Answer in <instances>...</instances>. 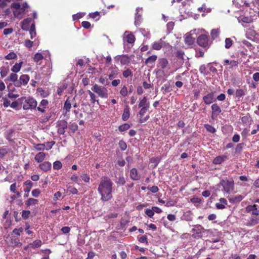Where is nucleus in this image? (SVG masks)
Listing matches in <instances>:
<instances>
[{
  "mask_svg": "<svg viewBox=\"0 0 259 259\" xmlns=\"http://www.w3.org/2000/svg\"><path fill=\"white\" fill-rule=\"evenodd\" d=\"M113 182L106 176L102 177L98 186V191L101 196V199L107 201L112 198Z\"/></svg>",
  "mask_w": 259,
  "mask_h": 259,
  "instance_id": "1",
  "label": "nucleus"
},
{
  "mask_svg": "<svg viewBox=\"0 0 259 259\" xmlns=\"http://www.w3.org/2000/svg\"><path fill=\"white\" fill-rule=\"evenodd\" d=\"M92 90L102 98H107L108 97V91L107 89L104 87L95 84L92 88Z\"/></svg>",
  "mask_w": 259,
  "mask_h": 259,
  "instance_id": "2",
  "label": "nucleus"
},
{
  "mask_svg": "<svg viewBox=\"0 0 259 259\" xmlns=\"http://www.w3.org/2000/svg\"><path fill=\"white\" fill-rule=\"evenodd\" d=\"M220 185L223 187L224 191L230 193L234 189V182L229 181L228 180H222L220 182Z\"/></svg>",
  "mask_w": 259,
  "mask_h": 259,
  "instance_id": "3",
  "label": "nucleus"
},
{
  "mask_svg": "<svg viewBox=\"0 0 259 259\" xmlns=\"http://www.w3.org/2000/svg\"><path fill=\"white\" fill-rule=\"evenodd\" d=\"M204 229L200 225H197L193 226L192 232H194L192 234V237L194 238H201L202 234L204 232Z\"/></svg>",
  "mask_w": 259,
  "mask_h": 259,
  "instance_id": "4",
  "label": "nucleus"
},
{
  "mask_svg": "<svg viewBox=\"0 0 259 259\" xmlns=\"http://www.w3.org/2000/svg\"><path fill=\"white\" fill-rule=\"evenodd\" d=\"M37 105V102L32 98H28L25 99V102L23 106L24 110H28L30 109H34Z\"/></svg>",
  "mask_w": 259,
  "mask_h": 259,
  "instance_id": "5",
  "label": "nucleus"
},
{
  "mask_svg": "<svg viewBox=\"0 0 259 259\" xmlns=\"http://www.w3.org/2000/svg\"><path fill=\"white\" fill-rule=\"evenodd\" d=\"M198 45L203 48L208 46V39L206 35L201 34L198 36L197 39Z\"/></svg>",
  "mask_w": 259,
  "mask_h": 259,
  "instance_id": "6",
  "label": "nucleus"
},
{
  "mask_svg": "<svg viewBox=\"0 0 259 259\" xmlns=\"http://www.w3.org/2000/svg\"><path fill=\"white\" fill-rule=\"evenodd\" d=\"M58 133L60 135H63L65 132V130L67 128V122L65 120H61L58 121Z\"/></svg>",
  "mask_w": 259,
  "mask_h": 259,
  "instance_id": "7",
  "label": "nucleus"
},
{
  "mask_svg": "<svg viewBox=\"0 0 259 259\" xmlns=\"http://www.w3.org/2000/svg\"><path fill=\"white\" fill-rule=\"evenodd\" d=\"M211 118L214 119L221 112V109L217 104H213L211 105Z\"/></svg>",
  "mask_w": 259,
  "mask_h": 259,
  "instance_id": "8",
  "label": "nucleus"
},
{
  "mask_svg": "<svg viewBox=\"0 0 259 259\" xmlns=\"http://www.w3.org/2000/svg\"><path fill=\"white\" fill-rule=\"evenodd\" d=\"M247 212H251L253 215H258L259 214L258 210L256 205H248L246 208Z\"/></svg>",
  "mask_w": 259,
  "mask_h": 259,
  "instance_id": "9",
  "label": "nucleus"
},
{
  "mask_svg": "<svg viewBox=\"0 0 259 259\" xmlns=\"http://www.w3.org/2000/svg\"><path fill=\"white\" fill-rule=\"evenodd\" d=\"M203 100L206 104H210L215 101L213 93H211L204 96Z\"/></svg>",
  "mask_w": 259,
  "mask_h": 259,
  "instance_id": "10",
  "label": "nucleus"
},
{
  "mask_svg": "<svg viewBox=\"0 0 259 259\" xmlns=\"http://www.w3.org/2000/svg\"><path fill=\"white\" fill-rule=\"evenodd\" d=\"M131 178L134 181L139 180L140 179V176L139 175L136 168H133L130 171Z\"/></svg>",
  "mask_w": 259,
  "mask_h": 259,
  "instance_id": "11",
  "label": "nucleus"
},
{
  "mask_svg": "<svg viewBox=\"0 0 259 259\" xmlns=\"http://www.w3.org/2000/svg\"><path fill=\"white\" fill-rule=\"evenodd\" d=\"M31 22V19L30 18L24 19L21 23V28L23 30H28L29 29V24Z\"/></svg>",
  "mask_w": 259,
  "mask_h": 259,
  "instance_id": "12",
  "label": "nucleus"
},
{
  "mask_svg": "<svg viewBox=\"0 0 259 259\" xmlns=\"http://www.w3.org/2000/svg\"><path fill=\"white\" fill-rule=\"evenodd\" d=\"M39 167L44 171H48L51 169V163L48 161L44 162L39 165Z\"/></svg>",
  "mask_w": 259,
  "mask_h": 259,
  "instance_id": "13",
  "label": "nucleus"
},
{
  "mask_svg": "<svg viewBox=\"0 0 259 259\" xmlns=\"http://www.w3.org/2000/svg\"><path fill=\"white\" fill-rule=\"evenodd\" d=\"M139 108H149V103L147 101V98L146 96L140 101L139 104Z\"/></svg>",
  "mask_w": 259,
  "mask_h": 259,
  "instance_id": "14",
  "label": "nucleus"
},
{
  "mask_svg": "<svg viewBox=\"0 0 259 259\" xmlns=\"http://www.w3.org/2000/svg\"><path fill=\"white\" fill-rule=\"evenodd\" d=\"M220 203H217L215 204V206L217 209H223L225 208V205L227 204V200L224 198H222L220 199Z\"/></svg>",
  "mask_w": 259,
  "mask_h": 259,
  "instance_id": "15",
  "label": "nucleus"
},
{
  "mask_svg": "<svg viewBox=\"0 0 259 259\" xmlns=\"http://www.w3.org/2000/svg\"><path fill=\"white\" fill-rule=\"evenodd\" d=\"M227 158L225 155H221L216 157L213 160V163L215 164H219L224 161Z\"/></svg>",
  "mask_w": 259,
  "mask_h": 259,
  "instance_id": "16",
  "label": "nucleus"
},
{
  "mask_svg": "<svg viewBox=\"0 0 259 259\" xmlns=\"http://www.w3.org/2000/svg\"><path fill=\"white\" fill-rule=\"evenodd\" d=\"M168 61L165 58H161L158 60V67L164 69L168 65Z\"/></svg>",
  "mask_w": 259,
  "mask_h": 259,
  "instance_id": "17",
  "label": "nucleus"
},
{
  "mask_svg": "<svg viewBox=\"0 0 259 259\" xmlns=\"http://www.w3.org/2000/svg\"><path fill=\"white\" fill-rule=\"evenodd\" d=\"M124 38L129 44H133L135 41V36L132 33L125 35Z\"/></svg>",
  "mask_w": 259,
  "mask_h": 259,
  "instance_id": "18",
  "label": "nucleus"
},
{
  "mask_svg": "<svg viewBox=\"0 0 259 259\" xmlns=\"http://www.w3.org/2000/svg\"><path fill=\"white\" fill-rule=\"evenodd\" d=\"M184 39L185 44L188 45H192L195 40V39L189 34H186L184 36Z\"/></svg>",
  "mask_w": 259,
  "mask_h": 259,
  "instance_id": "19",
  "label": "nucleus"
},
{
  "mask_svg": "<svg viewBox=\"0 0 259 259\" xmlns=\"http://www.w3.org/2000/svg\"><path fill=\"white\" fill-rule=\"evenodd\" d=\"M243 199V197L241 195L236 196H232L229 198L230 202L232 203H238L241 201Z\"/></svg>",
  "mask_w": 259,
  "mask_h": 259,
  "instance_id": "20",
  "label": "nucleus"
},
{
  "mask_svg": "<svg viewBox=\"0 0 259 259\" xmlns=\"http://www.w3.org/2000/svg\"><path fill=\"white\" fill-rule=\"evenodd\" d=\"M46 156V154L45 153L40 152L37 153L35 156V160L37 161L38 162H40L42 161Z\"/></svg>",
  "mask_w": 259,
  "mask_h": 259,
  "instance_id": "21",
  "label": "nucleus"
},
{
  "mask_svg": "<svg viewBox=\"0 0 259 259\" xmlns=\"http://www.w3.org/2000/svg\"><path fill=\"white\" fill-rule=\"evenodd\" d=\"M19 80L23 85H26L29 80V76L28 75L23 74L20 77Z\"/></svg>",
  "mask_w": 259,
  "mask_h": 259,
  "instance_id": "22",
  "label": "nucleus"
},
{
  "mask_svg": "<svg viewBox=\"0 0 259 259\" xmlns=\"http://www.w3.org/2000/svg\"><path fill=\"white\" fill-rule=\"evenodd\" d=\"M157 57L156 55H154L149 57L145 62L146 65H148L149 64H153L156 60Z\"/></svg>",
  "mask_w": 259,
  "mask_h": 259,
  "instance_id": "23",
  "label": "nucleus"
},
{
  "mask_svg": "<svg viewBox=\"0 0 259 259\" xmlns=\"http://www.w3.org/2000/svg\"><path fill=\"white\" fill-rule=\"evenodd\" d=\"M257 215H253L251 217L248 224L250 226H254L258 224Z\"/></svg>",
  "mask_w": 259,
  "mask_h": 259,
  "instance_id": "24",
  "label": "nucleus"
},
{
  "mask_svg": "<svg viewBox=\"0 0 259 259\" xmlns=\"http://www.w3.org/2000/svg\"><path fill=\"white\" fill-rule=\"evenodd\" d=\"M22 63H23L22 62H21L19 63H15V65L12 67L11 70L13 72H15V73L18 72L21 69Z\"/></svg>",
  "mask_w": 259,
  "mask_h": 259,
  "instance_id": "25",
  "label": "nucleus"
},
{
  "mask_svg": "<svg viewBox=\"0 0 259 259\" xmlns=\"http://www.w3.org/2000/svg\"><path fill=\"white\" fill-rule=\"evenodd\" d=\"M130 58L127 55H121L120 63L122 65L128 64L130 62Z\"/></svg>",
  "mask_w": 259,
  "mask_h": 259,
  "instance_id": "26",
  "label": "nucleus"
},
{
  "mask_svg": "<svg viewBox=\"0 0 259 259\" xmlns=\"http://www.w3.org/2000/svg\"><path fill=\"white\" fill-rule=\"evenodd\" d=\"M38 202L37 199L30 198L28 199V200L25 202V205L27 207H29L31 205H35Z\"/></svg>",
  "mask_w": 259,
  "mask_h": 259,
  "instance_id": "27",
  "label": "nucleus"
},
{
  "mask_svg": "<svg viewBox=\"0 0 259 259\" xmlns=\"http://www.w3.org/2000/svg\"><path fill=\"white\" fill-rule=\"evenodd\" d=\"M220 29H213L211 31L210 35L211 38L214 39L217 38L220 34Z\"/></svg>",
  "mask_w": 259,
  "mask_h": 259,
  "instance_id": "28",
  "label": "nucleus"
},
{
  "mask_svg": "<svg viewBox=\"0 0 259 259\" xmlns=\"http://www.w3.org/2000/svg\"><path fill=\"white\" fill-rule=\"evenodd\" d=\"M24 99H25V97H22L18 99L17 101H15L11 103V107L14 109L17 108L19 103H22Z\"/></svg>",
  "mask_w": 259,
  "mask_h": 259,
  "instance_id": "29",
  "label": "nucleus"
},
{
  "mask_svg": "<svg viewBox=\"0 0 259 259\" xmlns=\"http://www.w3.org/2000/svg\"><path fill=\"white\" fill-rule=\"evenodd\" d=\"M162 47V41L160 40L159 41L155 42L152 48L156 50H159Z\"/></svg>",
  "mask_w": 259,
  "mask_h": 259,
  "instance_id": "30",
  "label": "nucleus"
},
{
  "mask_svg": "<svg viewBox=\"0 0 259 259\" xmlns=\"http://www.w3.org/2000/svg\"><path fill=\"white\" fill-rule=\"evenodd\" d=\"M41 245V241L40 240H36L33 242V243H30L29 246L30 247L32 248H35L38 247H40Z\"/></svg>",
  "mask_w": 259,
  "mask_h": 259,
  "instance_id": "31",
  "label": "nucleus"
},
{
  "mask_svg": "<svg viewBox=\"0 0 259 259\" xmlns=\"http://www.w3.org/2000/svg\"><path fill=\"white\" fill-rule=\"evenodd\" d=\"M118 74V71L116 67H115L113 68L111 71L109 75V78L110 80H112L113 78L115 77Z\"/></svg>",
  "mask_w": 259,
  "mask_h": 259,
  "instance_id": "32",
  "label": "nucleus"
},
{
  "mask_svg": "<svg viewBox=\"0 0 259 259\" xmlns=\"http://www.w3.org/2000/svg\"><path fill=\"white\" fill-rule=\"evenodd\" d=\"M25 185L27 186V187L24 188V190L25 192H29L31 187L33 186L32 183L30 180H27L24 183Z\"/></svg>",
  "mask_w": 259,
  "mask_h": 259,
  "instance_id": "33",
  "label": "nucleus"
},
{
  "mask_svg": "<svg viewBox=\"0 0 259 259\" xmlns=\"http://www.w3.org/2000/svg\"><path fill=\"white\" fill-rule=\"evenodd\" d=\"M245 95L244 91L242 89H237L236 91L235 96L239 99L241 97Z\"/></svg>",
  "mask_w": 259,
  "mask_h": 259,
  "instance_id": "34",
  "label": "nucleus"
},
{
  "mask_svg": "<svg viewBox=\"0 0 259 259\" xmlns=\"http://www.w3.org/2000/svg\"><path fill=\"white\" fill-rule=\"evenodd\" d=\"M130 117V111L128 109H124L123 114L122 116L123 120L126 121Z\"/></svg>",
  "mask_w": 259,
  "mask_h": 259,
  "instance_id": "35",
  "label": "nucleus"
},
{
  "mask_svg": "<svg viewBox=\"0 0 259 259\" xmlns=\"http://www.w3.org/2000/svg\"><path fill=\"white\" fill-rule=\"evenodd\" d=\"M9 71V68L2 67L1 68V75L2 77H4L6 76Z\"/></svg>",
  "mask_w": 259,
  "mask_h": 259,
  "instance_id": "36",
  "label": "nucleus"
},
{
  "mask_svg": "<svg viewBox=\"0 0 259 259\" xmlns=\"http://www.w3.org/2000/svg\"><path fill=\"white\" fill-rule=\"evenodd\" d=\"M8 153V150L4 147H0V158H3Z\"/></svg>",
  "mask_w": 259,
  "mask_h": 259,
  "instance_id": "37",
  "label": "nucleus"
},
{
  "mask_svg": "<svg viewBox=\"0 0 259 259\" xmlns=\"http://www.w3.org/2000/svg\"><path fill=\"white\" fill-rule=\"evenodd\" d=\"M130 127V125L127 123H124L119 126L118 129L120 132H124L128 130Z\"/></svg>",
  "mask_w": 259,
  "mask_h": 259,
  "instance_id": "38",
  "label": "nucleus"
},
{
  "mask_svg": "<svg viewBox=\"0 0 259 259\" xmlns=\"http://www.w3.org/2000/svg\"><path fill=\"white\" fill-rule=\"evenodd\" d=\"M62 163L60 161H56L53 163V168L55 169H60L62 168Z\"/></svg>",
  "mask_w": 259,
  "mask_h": 259,
  "instance_id": "39",
  "label": "nucleus"
},
{
  "mask_svg": "<svg viewBox=\"0 0 259 259\" xmlns=\"http://www.w3.org/2000/svg\"><path fill=\"white\" fill-rule=\"evenodd\" d=\"M233 44V41L230 38H227L225 39V48H230Z\"/></svg>",
  "mask_w": 259,
  "mask_h": 259,
  "instance_id": "40",
  "label": "nucleus"
},
{
  "mask_svg": "<svg viewBox=\"0 0 259 259\" xmlns=\"http://www.w3.org/2000/svg\"><path fill=\"white\" fill-rule=\"evenodd\" d=\"M71 107V103L68 100L66 101L64 105V109L66 110V113L70 111Z\"/></svg>",
  "mask_w": 259,
  "mask_h": 259,
  "instance_id": "41",
  "label": "nucleus"
},
{
  "mask_svg": "<svg viewBox=\"0 0 259 259\" xmlns=\"http://www.w3.org/2000/svg\"><path fill=\"white\" fill-rule=\"evenodd\" d=\"M44 57L40 53H36L33 57L35 62H37L43 59Z\"/></svg>",
  "mask_w": 259,
  "mask_h": 259,
  "instance_id": "42",
  "label": "nucleus"
},
{
  "mask_svg": "<svg viewBox=\"0 0 259 259\" xmlns=\"http://www.w3.org/2000/svg\"><path fill=\"white\" fill-rule=\"evenodd\" d=\"M122 74L124 77L127 78L129 76H132L133 73L130 69H127L123 72Z\"/></svg>",
  "mask_w": 259,
  "mask_h": 259,
  "instance_id": "43",
  "label": "nucleus"
},
{
  "mask_svg": "<svg viewBox=\"0 0 259 259\" xmlns=\"http://www.w3.org/2000/svg\"><path fill=\"white\" fill-rule=\"evenodd\" d=\"M204 127L208 132L211 133H214L215 132V128L209 124H205L204 125Z\"/></svg>",
  "mask_w": 259,
  "mask_h": 259,
  "instance_id": "44",
  "label": "nucleus"
},
{
  "mask_svg": "<svg viewBox=\"0 0 259 259\" xmlns=\"http://www.w3.org/2000/svg\"><path fill=\"white\" fill-rule=\"evenodd\" d=\"M17 57L16 54L14 52H10L5 56V58L7 60L15 59Z\"/></svg>",
  "mask_w": 259,
  "mask_h": 259,
  "instance_id": "45",
  "label": "nucleus"
},
{
  "mask_svg": "<svg viewBox=\"0 0 259 259\" xmlns=\"http://www.w3.org/2000/svg\"><path fill=\"white\" fill-rule=\"evenodd\" d=\"M119 146L120 149L122 151L125 150L126 149L127 145L126 143L123 140H120L119 142Z\"/></svg>",
  "mask_w": 259,
  "mask_h": 259,
  "instance_id": "46",
  "label": "nucleus"
},
{
  "mask_svg": "<svg viewBox=\"0 0 259 259\" xmlns=\"http://www.w3.org/2000/svg\"><path fill=\"white\" fill-rule=\"evenodd\" d=\"M18 79V75L15 73H11L9 76V78L7 79L9 81L14 82Z\"/></svg>",
  "mask_w": 259,
  "mask_h": 259,
  "instance_id": "47",
  "label": "nucleus"
},
{
  "mask_svg": "<svg viewBox=\"0 0 259 259\" xmlns=\"http://www.w3.org/2000/svg\"><path fill=\"white\" fill-rule=\"evenodd\" d=\"M125 180L123 177H119L116 181V183L118 184L124 185L125 183Z\"/></svg>",
  "mask_w": 259,
  "mask_h": 259,
  "instance_id": "48",
  "label": "nucleus"
},
{
  "mask_svg": "<svg viewBox=\"0 0 259 259\" xmlns=\"http://www.w3.org/2000/svg\"><path fill=\"white\" fill-rule=\"evenodd\" d=\"M184 52L182 50H178L176 53V56L179 59H183V56L184 55Z\"/></svg>",
  "mask_w": 259,
  "mask_h": 259,
  "instance_id": "49",
  "label": "nucleus"
},
{
  "mask_svg": "<svg viewBox=\"0 0 259 259\" xmlns=\"http://www.w3.org/2000/svg\"><path fill=\"white\" fill-rule=\"evenodd\" d=\"M30 214V211L29 210H24L22 212V217L24 219L26 220L28 218Z\"/></svg>",
  "mask_w": 259,
  "mask_h": 259,
  "instance_id": "50",
  "label": "nucleus"
},
{
  "mask_svg": "<svg viewBox=\"0 0 259 259\" xmlns=\"http://www.w3.org/2000/svg\"><path fill=\"white\" fill-rule=\"evenodd\" d=\"M90 98H91V103L92 104H95L96 102H97V103L99 105V100H96V95L93 93L91 96H90Z\"/></svg>",
  "mask_w": 259,
  "mask_h": 259,
  "instance_id": "51",
  "label": "nucleus"
},
{
  "mask_svg": "<svg viewBox=\"0 0 259 259\" xmlns=\"http://www.w3.org/2000/svg\"><path fill=\"white\" fill-rule=\"evenodd\" d=\"M120 94L123 96V97H125L127 94H128V91H127V88L125 87V86H124L120 90Z\"/></svg>",
  "mask_w": 259,
  "mask_h": 259,
  "instance_id": "52",
  "label": "nucleus"
},
{
  "mask_svg": "<svg viewBox=\"0 0 259 259\" xmlns=\"http://www.w3.org/2000/svg\"><path fill=\"white\" fill-rule=\"evenodd\" d=\"M141 16L140 15H138V13L136 16L135 24L136 26L139 25L141 22Z\"/></svg>",
  "mask_w": 259,
  "mask_h": 259,
  "instance_id": "53",
  "label": "nucleus"
},
{
  "mask_svg": "<svg viewBox=\"0 0 259 259\" xmlns=\"http://www.w3.org/2000/svg\"><path fill=\"white\" fill-rule=\"evenodd\" d=\"M45 146H46V144H37L35 146V148L38 151H41V150L43 151V150H45Z\"/></svg>",
  "mask_w": 259,
  "mask_h": 259,
  "instance_id": "54",
  "label": "nucleus"
},
{
  "mask_svg": "<svg viewBox=\"0 0 259 259\" xmlns=\"http://www.w3.org/2000/svg\"><path fill=\"white\" fill-rule=\"evenodd\" d=\"M145 212L150 218H152L154 214L152 208L151 209L148 208L146 209Z\"/></svg>",
  "mask_w": 259,
  "mask_h": 259,
  "instance_id": "55",
  "label": "nucleus"
},
{
  "mask_svg": "<svg viewBox=\"0 0 259 259\" xmlns=\"http://www.w3.org/2000/svg\"><path fill=\"white\" fill-rule=\"evenodd\" d=\"M147 188L153 193L157 192L159 190L158 187L156 186H153L151 187H148Z\"/></svg>",
  "mask_w": 259,
  "mask_h": 259,
  "instance_id": "56",
  "label": "nucleus"
},
{
  "mask_svg": "<svg viewBox=\"0 0 259 259\" xmlns=\"http://www.w3.org/2000/svg\"><path fill=\"white\" fill-rule=\"evenodd\" d=\"M149 108H141V109L139 112L140 116H143L145 113L148 111Z\"/></svg>",
  "mask_w": 259,
  "mask_h": 259,
  "instance_id": "57",
  "label": "nucleus"
},
{
  "mask_svg": "<svg viewBox=\"0 0 259 259\" xmlns=\"http://www.w3.org/2000/svg\"><path fill=\"white\" fill-rule=\"evenodd\" d=\"M40 193V191L38 189H35L32 190V195L34 197H37Z\"/></svg>",
  "mask_w": 259,
  "mask_h": 259,
  "instance_id": "58",
  "label": "nucleus"
},
{
  "mask_svg": "<svg viewBox=\"0 0 259 259\" xmlns=\"http://www.w3.org/2000/svg\"><path fill=\"white\" fill-rule=\"evenodd\" d=\"M55 144V142H47L45 143L46 146H45V149L46 150H50L52 148L53 145Z\"/></svg>",
  "mask_w": 259,
  "mask_h": 259,
  "instance_id": "59",
  "label": "nucleus"
},
{
  "mask_svg": "<svg viewBox=\"0 0 259 259\" xmlns=\"http://www.w3.org/2000/svg\"><path fill=\"white\" fill-rule=\"evenodd\" d=\"M81 25L83 28H84L85 29H88L91 27V24L88 21H84L82 22Z\"/></svg>",
  "mask_w": 259,
  "mask_h": 259,
  "instance_id": "60",
  "label": "nucleus"
},
{
  "mask_svg": "<svg viewBox=\"0 0 259 259\" xmlns=\"http://www.w3.org/2000/svg\"><path fill=\"white\" fill-rule=\"evenodd\" d=\"M149 118V115H147L146 116L143 117V116H140L139 122L140 123H142L146 121Z\"/></svg>",
  "mask_w": 259,
  "mask_h": 259,
  "instance_id": "61",
  "label": "nucleus"
},
{
  "mask_svg": "<svg viewBox=\"0 0 259 259\" xmlns=\"http://www.w3.org/2000/svg\"><path fill=\"white\" fill-rule=\"evenodd\" d=\"M139 242L141 243H148L147 237L146 235L142 236L139 239Z\"/></svg>",
  "mask_w": 259,
  "mask_h": 259,
  "instance_id": "62",
  "label": "nucleus"
},
{
  "mask_svg": "<svg viewBox=\"0 0 259 259\" xmlns=\"http://www.w3.org/2000/svg\"><path fill=\"white\" fill-rule=\"evenodd\" d=\"M23 231V229L22 228H20L19 229H15L13 232L16 235L20 236V233L22 232Z\"/></svg>",
  "mask_w": 259,
  "mask_h": 259,
  "instance_id": "63",
  "label": "nucleus"
},
{
  "mask_svg": "<svg viewBox=\"0 0 259 259\" xmlns=\"http://www.w3.org/2000/svg\"><path fill=\"white\" fill-rule=\"evenodd\" d=\"M33 43V41L28 39V40H25V47H26L28 48H30L32 47Z\"/></svg>",
  "mask_w": 259,
  "mask_h": 259,
  "instance_id": "64",
  "label": "nucleus"
}]
</instances>
